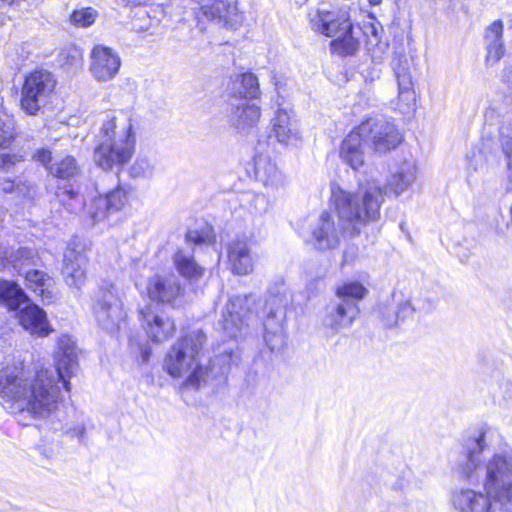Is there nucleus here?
I'll return each mask as SVG.
<instances>
[{"label": "nucleus", "mask_w": 512, "mask_h": 512, "mask_svg": "<svg viewBox=\"0 0 512 512\" xmlns=\"http://www.w3.org/2000/svg\"><path fill=\"white\" fill-rule=\"evenodd\" d=\"M55 361V368L21 365L0 371V398L12 413L38 419L48 417L58 408L59 383L69 391L68 378L77 369L76 345L69 335L58 338Z\"/></svg>", "instance_id": "obj_1"}, {"label": "nucleus", "mask_w": 512, "mask_h": 512, "mask_svg": "<svg viewBox=\"0 0 512 512\" xmlns=\"http://www.w3.org/2000/svg\"><path fill=\"white\" fill-rule=\"evenodd\" d=\"M482 490L456 488L450 504L455 512H512V450L493 453L484 461Z\"/></svg>", "instance_id": "obj_2"}, {"label": "nucleus", "mask_w": 512, "mask_h": 512, "mask_svg": "<svg viewBox=\"0 0 512 512\" xmlns=\"http://www.w3.org/2000/svg\"><path fill=\"white\" fill-rule=\"evenodd\" d=\"M135 133L130 118L123 115H107L98 134L94 161L104 170L127 164L135 151Z\"/></svg>", "instance_id": "obj_3"}, {"label": "nucleus", "mask_w": 512, "mask_h": 512, "mask_svg": "<svg viewBox=\"0 0 512 512\" xmlns=\"http://www.w3.org/2000/svg\"><path fill=\"white\" fill-rule=\"evenodd\" d=\"M205 340L201 330H193L180 337L165 357V371L173 378L185 377L183 385L187 388L198 389L207 377V368L200 363Z\"/></svg>", "instance_id": "obj_4"}, {"label": "nucleus", "mask_w": 512, "mask_h": 512, "mask_svg": "<svg viewBox=\"0 0 512 512\" xmlns=\"http://www.w3.org/2000/svg\"><path fill=\"white\" fill-rule=\"evenodd\" d=\"M382 194H333L338 216L349 224H364L379 217Z\"/></svg>", "instance_id": "obj_5"}, {"label": "nucleus", "mask_w": 512, "mask_h": 512, "mask_svg": "<svg viewBox=\"0 0 512 512\" xmlns=\"http://www.w3.org/2000/svg\"><path fill=\"white\" fill-rule=\"evenodd\" d=\"M92 312L100 327L109 333H116L125 322L126 312L113 284L105 283L94 294Z\"/></svg>", "instance_id": "obj_6"}, {"label": "nucleus", "mask_w": 512, "mask_h": 512, "mask_svg": "<svg viewBox=\"0 0 512 512\" xmlns=\"http://www.w3.org/2000/svg\"><path fill=\"white\" fill-rule=\"evenodd\" d=\"M56 83L53 74L44 69L35 70L27 75L21 89L22 110L28 115H37L49 104Z\"/></svg>", "instance_id": "obj_7"}, {"label": "nucleus", "mask_w": 512, "mask_h": 512, "mask_svg": "<svg viewBox=\"0 0 512 512\" xmlns=\"http://www.w3.org/2000/svg\"><path fill=\"white\" fill-rule=\"evenodd\" d=\"M365 141L376 153H387L402 142V134L397 126L383 116L370 117L360 124Z\"/></svg>", "instance_id": "obj_8"}, {"label": "nucleus", "mask_w": 512, "mask_h": 512, "mask_svg": "<svg viewBox=\"0 0 512 512\" xmlns=\"http://www.w3.org/2000/svg\"><path fill=\"white\" fill-rule=\"evenodd\" d=\"M138 319L147 337L154 343H163L174 336L176 325L173 319L147 303L138 309Z\"/></svg>", "instance_id": "obj_9"}, {"label": "nucleus", "mask_w": 512, "mask_h": 512, "mask_svg": "<svg viewBox=\"0 0 512 512\" xmlns=\"http://www.w3.org/2000/svg\"><path fill=\"white\" fill-rule=\"evenodd\" d=\"M255 299L251 295L232 297L223 312V329L232 338H236L253 318Z\"/></svg>", "instance_id": "obj_10"}, {"label": "nucleus", "mask_w": 512, "mask_h": 512, "mask_svg": "<svg viewBox=\"0 0 512 512\" xmlns=\"http://www.w3.org/2000/svg\"><path fill=\"white\" fill-rule=\"evenodd\" d=\"M391 66L398 86V95L395 101L396 109L401 113H408L415 104L411 59L405 53L395 52Z\"/></svg>", "instance_id": "obj_11"}, {"label": "nucleus", "mask_w": 512, "mask_h": 512, "mask_svg": "<svg viewBox=\"0 0 512 512\" xmlns=\"http://www.w3.org/2000/svg\"><path fill=\"white\" fill-rule=\"evenodd\" d=\"M486 433L476 431L463 443L462 453L455 462V469L465 480H471L480 467L481 454L486 449Z\"/></svg>", "instance_id": "obj_12"}, {"label": "nucleus", "mask_w": 512, "mask_h": 512, "mask_svg": "<svg viewBox=\"0 0 512 512\" xmlns=\"http://www.w3.org/2000/svg\"><path fill=\"white\" fill-rule=\"evenodd\" d=\"M89 58V71L96 81H111L119 73L121 57L113 48L101 44L95 45Z\"/></svg>", "instance_id": "obj_13"}, {"label": "nucleus", "mask_w": 512, "mask_h": 512, "mask_svg": "<svg viewBox=\"0 0 512 512\" xmlns=\"http://www.w3.org/2000/svg\"><path fill=\"white\" fill-rule=\"evenodd\" d=\"M290 303V294L284 286L276 292L271 291L265 303L266 319L264 321L265 340L271 341V336H277L282 331L286 308Z\"/></svg>", "instance_id": "obj_14"}, {"label": "nucleus", "mask_w": 512, "mask_h": 512, "mask_svg": "<svg viewBox=\"0 0 512 512\" xmlns=\"http://www.w3.org/2000/svg\"><path fill=\"white\" fill-rule=\"evenodd\" d=\"M76 246L75 241H72L65 250L61 273L67 286L80 290L87 280L88 260Z\"/></svg>", "instance_id": "obj_15"}, {"label": "nucleus", "mask_w": 512, "mask_h": 512, "mask_svg": "<svg viewBox=\"0 0 512 512\" xmlns=\"http://www.w3.org/2000/svg\"><path fill=\"white\" fill-rule=\"evenodd\" d=\"M358 305L354 301L345 300L331 303L326 308L322 324L333 334L352 326L358 314Z\"/></svg>", "instance_id": "obj_16"}, {"label": "nucleus", "mask_w": 512, "mask_h": 512, "mask_svg": "<svg viewBox=\"0 0 512 512\" xmlns=\"http://www.w3.org/2000/svg\"><path fill=\"white\" fill-rule=\"evenodd\" d=\"M312 26L315 31L335 39L351 30L352 22L345 11L320 10L312 19Z\"/></svg>", "instance_id": "obj_17"}, {"label": "nucleus", "mask_w": 512, "mask_h": 512, "mask_svg": "<svg viewBox=\"0 0 512 512\" xmlns=\"http://www.w3.org/2000/svg\"><path fill=\"white\" fill-rule=\"evenodd\" d=\"M363 134L358 125L343 139L340 146V158L354 170L361 168L366 161L367 142Z\"/></svg>", "instance_id": "obj_18"}, {"label": "nucleus", "mask_w": 512, "mask_h": 512, "mask_svg": "<svg viewBox=\"0 0 512 512\" xmlns=\"http://www.w3.org/2000/svg\"><path fill=\"white\" fill-rule=\"evenodd\" d=\"M147 293L152 301L173 304L181 296L182 288L174 275H155L149 279Z\"/></svg>", "instance_id": "obj_19"}, {"label": "nucleus", "mask_w": 512, "mask_h": 512, "mask_svg": "<svg viewBox=\"0 0 512 512\" xmlns=\"http://www.w3.org/2000/svg\"><path fill=\"white\" fill-rule=\"evenodd\" d=\"M272 133L276 140L282 144L298 141L301 133L292 110L278 108L271 120Z\"/></svg>", "instance_id": "obj_20"}, {"label": "nucleus", "mask_w": 512, "mask_h": 512, "mask_svg": "<svg viewBox=\"0 0 512 512\" xmlns=\"http://www.w3.org/2000/svg\"><path fill=\"white\" fill-rule=\"evenodd\" d=\"M19 324L32 335L46 337L53 332L46 313L35 304H29L18 313Z\"/></svg>", "instance_id": "obj_21"}, {"label": "nucleus", "mask_w": 512, "mask_h": 512, "mask_svg": "<svg viewBox=\"0 0 512 512\" xmlns=\"http://www.w3.org/2000/svg\"><path fill=\"white\" fill-rule=\"evenodd\" d=\"M125 203V194H97L87 206L93 223L105 219L110 212L119 211Z\"/></svg>", "instance_id": "obj_22"}, {"label": "nucleus", "mask_w": 512, "mask_h": 512, "mask_svg": "<svg viewBox=\"0 0 512 512\" xmlns=\"http://www.w3.org/2000/svg\"><path fill=\"white\" fill-rule=\"evenodd\" d=\"M261 117V109L255 104L246 100H240L237 104H232L229 122L240 132L247 131L254 127Z\"/></svg>", "instance_id": "obj_23"}, {"label": "nucleus", "mask_w": 512, "mask_h": 512, "mask_svg": "<svg viewBox=\"0 0 512 512\" xmlns=\"http://www.w3.org/2000/svg\"><path fill=\"white\" fill-rule=\"evenodd\" d=\"M253 161L257 179L266 188L278 189L282 181V175L276 164L272 162L270 155L265 151L257 150Z\"/></svg>", "instance_id": "obj_24"}, {"label": "nucleus", "mask_w": 512, "mask_h": 512, "mask_svg": "<svg viewBox=\"0 0 512 512\" xmlns=\"http://www.w3.org/2000/svg\"><path fill=\"white\" fill-rule=\"evenodd\" d=\"M342 229H338L328 212H323L319 223L313 230L315 245L318 249H332L338 246Z\"/></svg>", "instance_id": "obj_25"}, {"label": "nucleus", "mask_w": 512, "mask_h": 512, "mask_svg": "<svg viewBox=\"0 0 512 512\" xmlns=\"http://www.w3.org/2000/svg\"><path fill=\"white\" fill-rule=\"evenodd\" d=\"M502 37L503 23L501 20L494 21L486 28V63L488 65H494L504 55V45Z\"/></svg>", "instance_id": "obj_26"}, {"label": "nucleus", "mask_w": 512, "mask_h": 512, "mask_svg": "<svg viewBox=\"0 0 512 512\" xmlns=\"http://www.w3.org/2000/svg\"><path fill=\"white\" fill-rule=\"evenodd\" d=\"M228 258L236 274L246 275L253 269V257L245 241H234L229 247Z\"/></svg>", "instance_id": "obj_27"}, {"label": "nucleus", "mask_w": 512, "mask_h": 512, "mask_svg": "<svg viewBox=\"0 0 512 512\" xmlns=\"http://www.w3.org/2000/svg\"><path fill=\"white\" fill-rule=\"evenodd\" d=\"M416 177V166L413 161H404L391 174L387 188L394 192L410 189Z\"/></svg>", "instance_id": "obj_28"}, {"label": "nucleus", "mask_w": 512, "mask_h": 512, "mask_svg": "<svg viewBox=\"0 0 512 512\" xmlns=\"http://www.w3.org/2000/svg\"><path fill=\"white\" fill-rule=\"evenodd\" d=\"M174 264L177 271L191 281L199 280L204 274V268L195 262L191 249H179L174 255Z\"/></svg>", "instance_id": "obj_29"}, {"label": "nucleus", "mask_w": 512, "mask_h": 512, "mask_svg": "<svg viewBox=\"0 0 512 512\" xmlns=\"http://www.w3.org/2000/svg\"><path fill=\"white\" fill-rule=\"evenodd\" d=\"M27 301V296L13 281L0 279V303L10 310H16Z\"/></svg>", "instance_id": "obj_30"}, {"label": "nucleus", "mask_w": 512, "mask_h": 512, "mask_svg": "<svg viewBox=\"0 0 512 512\" xmlns=\"http://www.w3.org/2000/svg\"><path fill=\"white\" fill-rule=\"evenodd\" d=\"M24 276L27 285L36 294H38L43 300L52 299L51 278L43 271L40 270H28L24 272Z\"/></svg>", "instance_id": "obj_31"}, {"label": "nucleus", "mask_w": 512, "mask_h": 512, "mask_svg": "<svg viewBox=\"0 0 512 512\" xmlns=\"http://www.w3.org/2000/svg\"><path fill=\"white\" fill-rule=\"evenodd\" d=\"M331 50L340 56L356 54L360 48V41L354 35L353 27L347 33H343L331 41Z\"/></svg>", "instance_id": "obj_32"}, {"label": "nucleus", "mask_w": 512, "mask_h": 512, "mask_svg": "<svg viewBox=\"0 0 512 512\" xmlns=\"http://www.w3.org/2000/svg\"><path fill=\"white\" fill-rule=\"evenodd\" d=\"M413 313L414 308L409 301L401 302L398 305L397 310L393 312L386 311L385 309L381 311L383 323L387 327L397 326L399 321H404L405 319L412 317Z\"/></svg>", "instance_id": "obj_33"}, {"label": "nucleus", "mask_w": 512, "mask_h": 512, "mask_svg": "<svg viewBox=\"0 0 512 512\" xmlns=\"http://www.w3.org/2000/svg\"><path fill=\"white\" fill-rule=\"evenodd\" d=\"M367 289L359 282H348L336 289V296L339 301L350 300L357 305L358 301L363 299L367 294Z\"/></svg>", "instance_id": "obj_34"}, {"label": "nucleus", "mask_w": 512, "mask_h": 512, "mask_svg": "<svg viewBox=\"0 0 512 512\" xmlns=\"http://www.w3.org/2000/svg\"><path fill=\"white\" fill-rule=\"evenodd\" d=\"M49 171L52 175L58 178L68 179L77 174L78 166L76 164L75 158L72 156H66L60 161L50 165Z\"/></svg>", "instance_id": "obj_35"}, {"label": "nucleus", "mask_w": 512, "mask_h": 512, "mask_svg": "<svg viewBox=\"0 0 512 512\" xmlns=\"http://www.w3.org/2000/svg\"><path fill=\"white\" fill-rule=\"evenodd\" d=\"M499 143L506 162V175L512 184V134L506 127H501L499 132Z\"/></svg>", "instance_id": "obj_36"}, {"label": "nucleus", "mask_w": 512, "mask_h": 512, "mask_svg": "<svg viewBox=\"0 0 512 512\" xmlns=\"http://www.w3.org/2000/svg\"><path fill=\"white\" fill-rule=\"evenodd\" d=\"M214 237L213 228L207 224L199 229L189 230L186 234L187 241L195 244H210Z\"/></svg>", "instance_id": "obj_37"}, {"label": "nucleus", "mask_w": 512, "mask_h": 512, "mask_svg": "<svg viewBox=\"0 0 512 512\" xmlns=\"http://www.w3.org/2000/svg\"><path fill=\"white\" fill-rule=\"evenodd\" d=\"M239 94L244 98H256L259 94V84L257 77L253 73H244L241 75V89Z\"/></svg>", "instance_id": "obj_38"}, {"label": "nucleus", "mask_w": 512, "mask_h": 512, "mask_svg": "<svg viewBox=\"0 0 512 512\" xmlns=\"http://www.w3.org/2000/svg\"><path fill=\"white\" fill-rule=\"evenodd\" d=\"M97 17V12L93 8H82L75 10L70 17L71 22L78 27H88L92 25Z\"/></svg>", "instance_id": "obj_39"}, {"label": "nucleus", "mask_w": 512, "mask_h": 512, "mask_svg": "<svg viewBox=\"0 0 512 512\" xmlns=\"http://www.w3.org/2000/svg\"><path fill=\"white\" fill-rule=\"evenodd\" d=\"M14 140V129L10 123L0 119V148L8 147Z\"/></svg>", "instance_id": "obj_40"}, {"label": "nucleus", "mask_w": 512, "mask_h": 512, "mask_svg": "<svg viewBox=\"0 0 512 512\" xmlns=\"http://www.w3.org/2000/svg\"><path fill=\"white\" fill-rule=\"evenodd\" d=\"M67 61L64 63L68 66L79 67L82 64L83 56L82 52L77 48H71L66 52Z\"/></svg>", "instance_id": "obj_41"}, {"label": "nucleus", "mask_w": 512, "mask_h": 512, "mask_svg": "<svg viewBox=\"0 0 512 512\" xmlns=\"http://www.w3.org/2000/svg\"><path fill=\"white\" fill-rule=\"evenodd\" d=\"M152 172V166L145 159L137 160L134 165L131 167V173L133 176H138L140 174H150Z\"/></svg>", "instance_id": "obj_42"}, {"label": "nucleus", "mask_w": 512, "mask_h": 512, "mask_svg": "<svg viewBox=\"0 0 512 512\" xmlns=\"http://www.w3.org/2000/svg\"><path fill=\"white\" fill-rule=\"evenodd\" d=\"M33 159L49 169L52 160L51 152L45 148L37 149L33 154Z\"/></svg>", "instance_id": "obj_43"}, {"label": "nucleus", "mask_w": 512, "mask_h": 512, "mask_svg": "<svg viewBox=\"0 0 512 512\" xmlns=\"http://www.w3.org/2000/svg\"><path fill=\"white\" fill-rule=\"evenodd\" d=\"M409 476H410V473H408L407 476L403 475L402 477H400L393 485L394 490L401 491V492L408 490L409 484H410Z\"/></svg>", "instance_id": "obj_44"}, {"label": "nucleus", "mask_w": 512, "mask_h": 512, "mask_svg": "<svg viewBox=\"0 0 512 512\" xmlns=\"http://www.w3.org/2000/svg\"><path fill=\"white\" fill-rule=\"evenodd\" d=\"M15 156H12L7 153L0 154V169H5L9 167L10 164H13V159Z\"/></svg>", "instance_id": "obj_45"}, {"label": "nucleus", "mask_w": 512, "mask_h": 512, "mask_svg": "<svg viewBox=\"0 0 512 512\" xmlns=\"http://www.w3.org/2000/svg\"><path fill=\"white\" fill-rule=\"evenodd\" d=\"M32 251L31 250H28L26 248H23V249H20L18 251V254H19V258H29L32 256Z\"/></svg>", "instance_id": "obj_46"}, {"label": "nucleus", "mask_w": 512, "mask_h": 512, "mask_svg": "<svg viewBox=\"0 0 512 512\" xmlns=\"http://www.w3.org/2000/svg\"><path fill=\"white\" fill-rule=\"evenodd\" d=\"M18 0H0V7L4 5H11L17 2Z\"/></svg>", "instance_id": "obj_47"}, {"label": "nucleus", "mask_w": 512, "mask_h": 512, "mask_svg": "<svg viewBox=\"0 0 512 512\" xmlns=\"http://www.w3.org/2000/svg\"><path fill=\"white\" fill-rule=\"evenodd\" d=\"M382 2V0H369V3L371 5H379Z\"/></svg>", "instance_id": "obj_48"}, {"label": "nucleus", "mask_w": 512, "mask_h": 512, "mask_svg": "<svg viewBox=\"0 0 512 512\" xmlns=\"http://www.w3.org/2000/svg\"><path fill=\"white\" fill-rule=\"evenodd\" d=\"M148 357H149V352L147 350H145L144 353H143L144 360H147Z\"/></svg>", "instance_id": "obj_49"}, {"label": "nucleus", "mask_w": 512, "mask_h": 512, "mask_svg": "<svg viewBox=\"0 0 512 512\" xmlns=\"http://www.w3.org/2000/svg\"><path fill=\"white\" fill-rule=\"evenodd\" d=\"M114 192L120 193V192H125V191L121 186H118Z\"/></svg>", "instance_id": "obj_50"}, {"label": "nucleus", "mask_w": 512, "mask_h": 512, "mask_svg": "<svg viewBox=\"0 0 512 512\" xmlns=\"http://www.w3.org/2000/svg\"><path fill=\"white\" fill-rule=\"evenodd\" d=\"M353 234H359V231L355 228V226L353 225Z\"/></svg>", "instance_id": "obj_51"}]
</instances>
